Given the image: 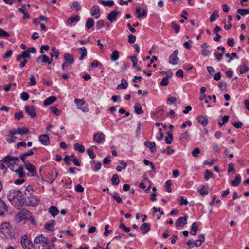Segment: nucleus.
<instances>
[{"label":"nucleus","mask_w":249,"mask_h":249,"mask_svg":"<svg viewBox=\"0 0 249 249\" xmlns=\"http://www.w3.org/2000/svg\"><path fill=\"white\" fill-rule=\"evenodd\" d=\"M201 195H207L209 193L208 188H206L204 186H203L199 191Z\"/></svg>","instance_id":"nucleus-56"},{"label":"nucleus","mask_w":249,"mask_h":249,"mask_svg":"<svg viewBox=\"0 0 249 249\" xmlns=\"http://www.w3.org/2000/svg\"><path fill=\"white\" fill-rule=\"evenodd\" d=\"M47 242L48 238L43 234L38 235L36 237L34 240V243L35 244H41L42 246L47 244Z\"/></svg>","instance_id":"nucleus-6"},{"label":"nucleus","mask_w":249,"mask_h":249,"mask_svg":"<svg viewBox=\"0 0 249 249\" xmlns=\"http://www.w3.org/2000/svg\"><path fill=\"white\" fill-rule=\"evenodd\" d=\"M98 1L100 3L105 6L111 7L114 4V2L113 0L104 1L103 0H98Z\"/></svg>","instance_id":"nucleus-32"},{"label":"nucleus","mask_w":249,"mask_h":249,"mask_svg":"<svg viewBox=\"0 0 249 249\" xmlns=\"http://www.w3.org/2000/svg\"><path fill=\"white\" fill-rule=\"evenodd\" d=\"M229 118V116H227V115L224 116L222 119V122H219L218 123V124L220 125V126L221 127L224 124H225L227 122H228Z\"/></svg>","instance_id":"nucleus-48"},{"label":"nucleus","mask_w":249,"mask_h":249,"mask_svg":"<svg viewBox=\"0 0 249 249\" xmlns=\"http://www.w3.org/2000/svg\"><path fill=\"white\" fill-rule=\"evenodd\" d=\"M128 85L127 81L124 79H122L121 83L117 86V89L121 90L125 89L127 87Z\"/></svg>","instance_id":"nucleus-27"},{"label":"nucleus","mask_w":249,"mask_h":249,"mask_svg":"<svg viewBox=\"0 0 249 249\" xmlns=\"http://www.w3.org/2000/svg\"><path fill=\"white\" fill-rule=\"evenodd\" d=\"M200 152V150L199 148H195L192 152V154L194 157L196 158L198 157V154Z\"/></svg>","instance_id":"nucleus-51"},{"label":"nucleus","mask_w":249,"mask_h":249,"mask_svg":"<svg viewBox=\"0 0 249 249\" xmlns=\"http://www.w3.org/2000/svg\"><path fill=\"white\" fill-rule=\"evenodd\" d=\"M8 211V207L2 200L0 199V215H4Z\"/></svg>","instance_id":"nucleus-14"},{"label":"nucleus","mask_w":249,"mask_h":249,"mask_svg":"<svg viewBox=\"0 0 249 249\" xmlns=\"http://www.w3.org/2000/svg\"><path fill=\"white\" fill-rule=\"evenodd\" d=\"M208 47V45L207 43H204L201 45V48H202L201 53L204 56H208L211 53V52L210 50L207 49Z\"/></svg>","instance_id":"nucleus-24"},{"label":"nucleus","mask_w":249,"mask_h":249,"mask_svg":"<svg viewBox=\"0 0 249 249\" xmlns=\"http://www.w3.org/2000/svg\"><path fill=\"white\" fill-rule=\"evenodd\" d=\"M249 70L248 66L245 63H243L240 66V71L241 73H245Z\"/></svg>","instance_id":"nucleus-41"},{"label":"nucleus","mask_w":249,"mask_h":249,"mask_svg":"<svg viewBox=\"0 0 249 249\" xmlns=\"http://www.w3.org/2000/svg\"><path fill=\"white\" fill-rule=\"evenodd\" d=\"M104 25V21L103 20H100L96 23V27L97 29H100Z\"/></svg>","instance_id":"nucleus-60"},{"label":"nucleus","mask_w":249,"mask_h":249,"mask_svg":"<svg viewBox=\"0 0 249 249\" xmlns=\"http://www.w3.org/2000/svg\"><path fill=\"white\" fill-rule=\"evenodd\" d=\"M171 27L175 30L176 33H178L180 31L179 25L176 24L175 22H173L171 23Z\"/></svg>","instance_id":"nucleus-43"},{"label":"nucleus","mask_w":249,"mask_h":249,"mask_svg":"<svg viewBox=\"0 0 249 249\" xmlns=\"http://www.w3.org/2000/svg\"><path fill=\"white\" fill-rule=\"evenodd\" d=\"M169 83L168 79L167 77H164L162 80L160 82V85L161 86H167Z\"/></svg>","instance_id":"nucleus-63"},{"label":"nucleus","mask_w":249,"mask_h":249,"mask_svg":"<svg viewBox=\"0 0 249 249\" xmlns=\"http://www.w3.org/2000/svg\"><path fill=\"white\" fill-rule=\"evenodd\" d=\"M134 111L137 114H142L143 112L140 104L138 103L135 104Z\"/></svg>","instance_id":"nucleus-29"},{"label":"nucleus","mask_w":249,"mask_h":249,"mask_svg":"<svg viewBox=\"0 0 249 249\" xmlns=\"http://www.w3.org/2000/svg\"><path fill=\"white\" fill-rule=\"evenodd\" d=\"M198 121L203 126H206L208 124V117L207 116L200 115L198 117Z\"/></svg>","instance_id":"nucleus-23"},{"label":"nucleus","mask_w":249,"mask_h":249,"mask_svg":"<svg viewBox=\"0 0 249 249\" xmlns=\"http://www.w3.org/2000/svg\"><path fill=\"white\" fill-rule=\"evenodd\" d=\"M16 196H15V194H14V193L13 192V190H10L9 194L8 195L9 200L10 201H11L13 199H14L15 198Z\"/></svg>","instance_id":"nucleus-59"},{"label":"nucleus","mask_w":249,"mask_h":249,"mask_svg":"<svg viewBox=\"0 0 249 249\" xmlns=\"http://www.w3.org/2000/svg\"><path fill=\"white\" fill-rule=\"evenodd\" d=\"M80 50L82 51V53L81 57L79 58V60H82L84 59V57L87 55V52L85 47H81L80 48Z\"/></svg>","instance_id":"nucleus-44"},{"label":"nucleus","mask_w":249,"mask_h":249,"mask_svg":"<svg viewBox=\"0 0 249 249\" xmlns=\"http://www.w3.org/2000/svg\"><path fill=\"white\" fill-rule=\"evenodd\" d=\"M166 133L168 135V137H166L165 139V141L166 144H170L171 143L172 141L173 140V135L172 133L170 132H167Z\"/></svg>","instance_id":"nucleus-40"},{"label":"nucleus","mask_w":249,"mask_h":249,"mask_svg":"<svg viewBox=\"0 0 249 249\" xmlns=\"http://www.w3.org/2000/svg\"><path fill=\"white\" fill-rule=\"evenodd\" d=\"M144 145L149 148L152 152H154L156 150V144L154 142L146 141L144 142Z\"/></svg>","instance_id":"nucleus-19"},{"label":"nucleus","mask_w":249,"mask_h":249,"mask_svg":"<svg viewBox=\"0 0 249 249\" xmlns=\"http://www.w3.org/2000/svg\"><path fill=\"white\" fill-rule=\"evenodd\" d=\"M190 137V134L189 132L185 131L179 135V140L182 142H185Z\"/></svg>","instance_id":"nucleus-21"},{"label":"nucleus","mask_w":249,"mask_h":249,"mask_svg":"<svg viewBox=\"0 0 249 249\" xmlns=\"http://www.w3.org/2000/svg\"><path fill=\"white\" fill-rule=\"evenodd\" d=\"M74 148L75 150L79 152L83 153L85 151V147L83 145H81L78 143L74 144Z\"/></svg>","instance_id":"nucleus-34"},{"label":"nucleus","mask_w":249,"mask_h":249,"mask_svg":"<svg viewBox=\"0 0 249 249\" xmlns=\"http://www.w3.org/2000/svg\"><path fill=\"white\" fill-rule=\"evenodd\" d=\"M29 130L27 128L21 127L18 128V134L23 135L27 134L29 132Z\"/></svg>","instance_id":"nucleus-39"},{"label":"nucleus","mask_w":249,"mask_h":249,"mask_svg":"<svg viewBox=\"0 0 249 249\" xmlns=\"http://www.w3.org/2000/svg\"><path fill=\"white\" fill-rule=\"evenodd\" d=\"M192 124L191 121L190 120H188L182 124V125L181 126V128L182 129H184L186 128L187 125H188L189 126H191L192 125Z\"/></svg>","instance_id":"nucleus-61"},{"label":"nucleus","mask_w":249,"mask_h":249,"mask_svg":"<svg viewBox=\"0 0 249 249\" xmlns=\"http://www.w3.org/2000/svg\"><path fill=\"white\" fill-rule=\"evenodd\" d=\"M111 182L113 185H117L120 182L119 177L117 174H114L111 178Z\"/></svg>","instance_id":"nucleus-36"},{"label":"nucleus","mask_w":249,"mask_h":249,"mask_svg":"<svg viewBox=\"0 0 249 249\" xmlns=\"http://www.w3.org/2000/svg\"><path fill=\"white\" fill-rule=\"evenodd\" d=\"M16 139V137L10 135L7 136L6 137V140L9 143H11L13 142H15Z\"/></svg>","instance_id":"nucleus-53"},{"label":"nucleus","mask_w":249,"mask_h":249,"mask_svg":"<svg viewBox=\"0 0 249 249\" xmlns=\"http://www.w3.org/2000/svg\"><path fill=\"white\" fill-rule=\"evenodd\" d=\"M171 185L172 181L170 180H167L165 183V189L169 193H170L172 191Z\"/></svg>","instance_id":"nucleus-45"},{"label":"nucleus","mask_w":249,"mask_h":249,"mask_svg":"<svg viewBox=\"0 0 249 249\" xmlns=\"http://www.w3.org/2000/svg\"><path fill=\"white\" fill-rule=\"evenodd\" d=\"M49 212L53 217H54L59 213V210L56 207L52 206L49 209Z\"/></svg>","instance_id":"nucleus-25"},{"label":"nucleus","mask_w":249,"mask_h":249,"mask_svg":"<svg viewBox=\"0 0 249 249\" xmlns=\"http://www.w3.org/2000/svg\"><path fill=\"white\" fill-rule=\"evenodd\" d=\"M87 152L91 159H94L95 157V154H94L93 150L91 149H87Z\"/></svg>","instance_id":"nucleus-54"},{"label":"nucleus","mask_w":249,"mask_h":249,"mask_svg":"<svg viewBox=\"0 0 249 249\" xmlns=\"http://www.w3.org/2000/svg\"><path fill=\"white\" fill-rule=\"evenodd\" d=\"M23 197L25 203L29 206H35L38 204V199L34 195V191L31 186L25 189Z\"/></svg>","instance_id":"nucleus-2"},{"label":"nucleus","mask_w":249,"mask_h":249,"mask_svg":"<svg viewBox=\"0 0 249 249\" xmlns=\"http://www.w3.org/2000/svg\"><path fill=\"white\" fill-rule=\"evenodd\" d=\"M50 109L51 112L52 113L55 114L56 116L60 115L61 113V111L60 110L58 109L56 107L54 106L51 107Z\"/></svg>","instance_id":"nucleus-37"},{"label":"nucleus","mask_w":249,"mask_h":249,"mask_svg":"<svg viewBox=\"0 0 249 249\" xmlns=\"http://www.w3.org/2000/svg\"><path fill=\"white\" fill-rule=\"evenodd\" d=\"M56 100V98L54 96H50L46 99L43 102L45 106H48L54 103Z\"/></svg>","instance_id":"nucleus-26"},{"label":"nucleus","mask_w":249,"mask_h":249,"mask_svg":"<svg viewBox=\"0 0 249 249\" xmlns=\"http://www.w3.org/2000/svg\"><path fill=\"white\" fill-rule=\"evenodd\" d=\"M34 151L33 150V149H30V150H29L28 151H27V152H24V153H23L21 156H20V159L21 160H22V161L23 162H29V161L28 160H26V158L28 156H31V155H32L34 154Z\"/></svg>","instance_id":"nucleus-18"},{"label":"nucleus","mask_w":249,"mask_h":249,"mask_svg":"<svg viewBox=\"0 0 249 249\" xmlns=\"http://www.w3.org/2000/svg\"><path fill=\"white\" fill-rule=\"evenodd\" d=\"M94 25V20L92 18H89L88 19L86 26V27L89 29H90Z\"/></svg>","instance_id":"nucleus-42"},{"label":"nucleus","mask_w":249,"mask_h":249,"mask_svg":"<svg viewBox=\"0 0 249 249\" xmlns=\"http://www.w3.org/2000/svg\"><path fill=\"white\" fill-rule=\"evenodd\" d=\"M20 243L24 249H32L33 247V244L31 241L28 238L27 235H24L21 236Z\"/></svg>","instance_id":"nucleus-4"},{"label":"nucleus","mask_w":249,"mask_h":249,"mask_svg":"<svg viewBox=\"0 0 249 249\" xmlns=\"http://www.w3.org/2000/svg\"><path fill=\"white\" fill-rule=\"evenodd\" d=\"M21 56L23 58H28L30 57V54L28 53L27 50L24 51L21 54Z\"/></svg>","instance_id":"nucleus-62"},{"label":"nucleus","mask_w":249,"mask_h":249,"mask_svg":"<svg viewBox=\"0 0 249 249\" xmlns=\"http://www.w3.org/2000/svg\"><path fill=\"white\" fill-rule=\"evenodd\" d=\"M16 196H15V194H14V193L13 192V190H10L9 194L8 195L9 200L10 201H11L13 199H14L15 198Z\"/></svg>","instance_id":"nucleus-58"},{"label":"nucleus","mask_w":249,"mask_h":249,"mask_svg":"<svg viewBox=\"0 0 249 249\" xmlns=\"http://www.w3.org/2000/svg\"><path fill=\"white\" fill-rule=\"evenodd\" d=\"M178 53V50H176L169 57V63L172 65H176L179 61V58L177 56Z\"/></svg>","instance_id":"nucleus-10"},{"label":"nucleus","mask_w":249,"mask_h":249,"mask_svg":"<svg viewBox=\"0 0 249 249\" xmlns=\"http://www.w3.org/2000/svg\"><path fill=\"white\" fill-rule=\"evenodd\" d=\"M187 218L188 216L186 215L179 217L175 223L176 227H183L187 223Z\"/></svg>","instance_id":"nucleus-12"},{"label":"nucleus","mask_w":249,"mask_h":249,"mask_svg":"<svg viewBox=\"0 0 249 249\" xmlns=\"http://www.w3.org/2000/svg\"><path fill=\"white\" fill-rule=\"evenodd\" d=\"M55 223V221L53 220L50 222H47L45 225V228L49 231H54V226Z\"/></svg>","instance_id":"nucleus-22"},{"label":"nucleus","mask_w":249,"mask_h":249,"mask_svg":"<svg viewBox=\"0 0 249 249\" xmlns=\"http://www.w3.org/2000/svg\"><path fill=\"white\" fill-rule=\"evenodd\" d=\"M238 13L241 15H245L248 14H249V9H238L237 10Z\"/></svg>","instance_id":"nucleus-50"},{"label":"nucleus","mask_w":249,"mask_h":249,"mask_svg":"<svg viewBox=\"0 0 249 249\" xmlns=\"http://www.w3.org/2000/svg\"><path fill=\"white\" fill-rule=\"evenodd\" d=\"M150 228L151 226L149 223H144L141 226L140 229L142 231V233L145 234L150 231Z\"/></svg>","instance_id":"nucleus-20"},{"label":"nucleus","mask_w":249,"mask_h":249,"mask_svg":"<svg viewBox=\"0 0 249 249\" xmlns=\"http://www.w3.org/2000/svg\"><path fill=\"white\" fill-rule=\"evenodd\" d=\"M213 177V174L209 170H207L205 172L204 178L206 180H208L211 177Z\"/></svg>","instance_id":"nucleus-49"},{"label":"nucleus","mask_w":249,"mask_h":249,"mask_svg":"<svg viewBox=\"0 0 249 249\" xmlns=\"http://www.w3.org/2000/svg\"><path fill=\"white\" fill-rule=\"evenodd\" d=\"M119 57V52L117 50H115L112 52L110 56V59L112 61H115L118 59Z\"/></svg>","instance_id":"nucleus-33"},{"label":"nucleus","mask_w":249,"mask_h":249,"mask_svg":"<svg viewBox=\"0 0 249 249\" xmlns=\"http://www.w3.org/2000/svg\"><path fill=\"white\" fill-rule=\"evenodd\" d=\"M39 141L44 145H48L50 144L49 136L46 134H43L39 136Z\"/></svg>","instance_id":"nucleus-13"},{"label":"nucleus","mask_w":249,"mask_h":249,"mask_svg":"<svg viewBox=\"0 0 249 249\" xmlns=\"http://www.w3.org/2000/svg\"><path fill=\"white\" fill-rule=\"evenodd\" d=\"M10 35L9 34L4 30L3 29L0 28V37H9Z\"/></svg>","instance_id":"nucleus-47"},{"label":"nucleus","mask_w":249,"mask_h":249,"mask_svg":"<svg viewBox=\"0 0 249 249\" xmlns=\"http://www.w3.org/2000/svg\"><path fill=\"white\" fill-rule=\"evenodd\" d=\"M21 99L23 101H27L29 99V95L26 92H23L21 94Z\"/></svg>","instance_id":"nucleus-52"},{"label":"nucleus","mask_w":249,"mask_h":249,"mask_svg":"<svg viewBox=\"0 0 249 249\" xmlns=\"http://www.w3.org/2000/svg\"><path fill=\"white\" fill-rule=\"evenodd\" d=\"M198 229V225L197 222H194L192 225L190 233L192 235H196L197 233Z\"/></svg>","instance_id":"nucleus-28"},{"label":"nucleus","mask_w":249,"mask_h":249,"mask_svg":"<svg viewBox=\"0 0 249 249\" xmlns=\"http://www.w3.org/2000/svg\"><path fill=\"white\" fill-rule=\"evenodd\" d=\"M118 14V12L115 10L112 11L107 15V18L110 22L113 23L116 21Z\"/></svg>","instance_id":"nucleus-9"},{"label":"nucleus","mask_w":249,"mask_h":249,"mask_svg":"<svg viewBox=\"0 0 249 249\" xmlns=\"http://www.w3.org/2000/svg\"><path fill=\"white\" fill-rule=\"evenodd\" d=\"M74 103L76 104L78 109L81 110L84 112L89 111V108L87 105L85 104L83 99H75Z\"/></svg>","instance_id":"nucleus-5"},{"label":"nucleus","mask_w":249,"mask_h":249,"mask_svg":"<svg viewBox=\"0 0 249 249\" xmlns=\"http://www.w3.org/2000/svg\"><path fill=\"white\" fill-rule=\"evenodd\" d=\"M80 20V17L78 15H76L75 17H72L70 18L67 21L68 24L70 25H71V24L74 22H77Z\"/></svg>","instance_id":"nucleus-30"},{"label":"nucleus","mask_w":249,"mask_h":249,"mask_svg":"<svg viewBox=\"0 0 249 249\" xmlns=\"http://www.w3.org/2000/svg\"><path fill=\"white\" fill-rule=\"evenodd\" d=\"M141 11V9L140 8H138L136 9V13L138 14L137 18H140L146 16V11L145 9H143L142 13Z\"/></svg>","instance_id":"nucleus-35"},{"label":"nucleus","mask_w":249,"mask_h":249,"mask_svg":"<svg viewBox=\"0 0 249 249\" xmlns=\"http://www.w3.org/2000/svg\"><path fill=\"white\" fill-rule=\"evenodd\" d=\"M100 9L98 6H94L91 8V14L92 16H94L96 19H98L100 16L99 13Z\"/></svg>","instance_id":"nucleus-15"},{"label":"nucleus","mask_w":249,"mask_h":249,"mask_svg":"<svg viewBox=\"0 0 249 249\" xmlns=\"http://www.w3.org/2000/svg\"><path fill=\"white\" fill-rule=\"evenodd\" d=\"M112 197L118 203H121L122 202V198L117 196V193H115L112 195Z\"/></svg>","instance_id":"nucleus-57"},{"label":"nucleus","mask_w":249,"mask_h":249,"mask_svg":"<svg viewBox=\"0 0 249 249\" xmlns=\"http://www.w3.org/2000/svg\"><path fill=\"white\" fill-rule=\"evenodd\" d=\"M24 165L25 168L30 172L32 176H35L36 175V168L29 161L24 162Z\"/></svg>","instance_id":"nucleus-8"},{"label":"nucleus","mask_w":249,"mask_h":249,"mask_svg":"<svg viewBox=\"0 0 249 249\" xmlns=\"http://www.w3.org/2000/svg\"><path fill=\"white\" fill-rule=\"evenodd\" d=\"M91 67L93 68L99 67L100 68H102L103 65L97 60H94L91 63Z\"/></svg>","instance_id":"nucleus-46"},{"label":"nucleus","mask_w":249,"mask_h":249,"mask_svg":"<svg viewBox=\"0 0 249 249\" xmlns=\"http://www.w3.org/2000/svg\"><path fill=\"white\" fill-rule=\"evenodd\" d=\"M105 139V135L100 132H98L95 133L93 135L94 141L98 144H101L103 143Z\"/></svg>","instance_id":"nucleus-7"},{"label":"nucleus","mask_w":249,"mask_h":249,"mask_svg":"<svg viewBox=\"0 0 249 249\" xmlns=\"http://www.w3.org/2000/svg\"><path fill=\"white\" fill-rule=\"evenodd\" d=\"M0 231L7 239H11L15 235L14 230L8 222H3L0 225Z\"/></svg>","instance_id":"nucleus-3"},{"label":"nucleus","mask_w":249,"mask_h":249,"mask_svg":"<svg viewBox=\"0 0 249 249\" xmlns=\"http://www.w3.org/2000/svg\"><path fill=\"white\" fill-rule=\"evenodd\" d=\"M4 162L20 178L25 176L23 167L19 165L20 160L18 157L7 156L3 158Z\"/></svg>","instance_id":"nucleus-1"},{"label":"nucleus","mask_w":249,"mask_h":249,"mask_svg":"<svg viewBox=\"0 0 249 249\" xmlns=\"http://www.w3.org/2000/svg\"><path fill=\"white\" fill-rule=\"evenodd\" d=\"M64 61L68 64H73L74 61L73 56L72 55L70 54L69 53H66L64 54Z\"/></svg>","instance_id":"nucleus-17"},{"label":"nucleus","mask_w":249,"mask_h":249,"mask_svg":"<svg viewBox=\"0 0 249 249\" xmlns=\"http://www.w3.org/2000/svg\"><path fill=\"white\" fill-rule=\"evenodd\" d=\"M218 17L219 15L218 13V11L217 10H215L211 15L210 18V21L211 22H213L214 21H215L216 19L217 18H218Z\"/></svg>","instance_id":"nucleus-38"},{"label":"nucleus","mask_w":249,"mask_h":249,"mask_svg":"<svg viewBox=\"0 0 249 249\" xmlns=\"http://www.w3.org/2000/svg\"><path fill=\"white\" fill-rule=\"evenodd\" d=\"M39 59H41V62L47 63L49 64H51L53 60L52 58L51 59H49V58L46 55H42L37 58L36 62L38 63H40Z\"/></svg>","instance_id":"nucleus-16"},{"label":"nucleus","mask_w":249,"mask_h":249,"mask_svg":"<svg viewBox=\"0 0 249 249\" xmlns=\"http://www.w3.org/2000/svg\"><path fill=\"white\" fill-rule=\"evenodd\" d=\"M26 112L32 118H34L36 116V114L35 112V109L33 106H26L25 107Z\"/></svg>","instance_id":"nucleus-11"},{"label":"nucleus","mask_w":249,"mask_h":249,"mask_svg":"<svg viewBox=\"0 0 249 249\" xmlns=\"http://www.w3.org/2000/svg\"><path fill=\"white\" fill-rule=\"evenodd\" d=\"M241 180V177L240 175H237L235 177V178L234 180L232 181L231 184L233 186H238L240 183Z\"/></svg>","instance_id":"nucleus-31"},{"label":"nucleus","mask_w":249,"mask_h":249,"mask_svg":"<svg viewBox=\"0 0 249 249\" xmlns=\"http://www.w3.org/2000/svg\"><path fill=\"white\" fill-rule=\"evenodd\" d=\"M193 41L191 40H189L188 42H185L183 44L184 47L188 50H190L191 46L190 44H192Z\"/></svg>","instance_id":"nucleus-64"},{"label":"nucleus","mask_w":249,"mask_h":249,"mask_svg":"<svg viewBox=\"0 0 249 249\" xmlns=\"http://www.w3.org/2000/svg\"><path fill=\"white\" fill-rule=\"evenodd\" d=\"M136 40V37L132 34H129L128 35V41L130 43H133Z\"/></svg>","instance_id":"nucleus-55"}]
</instances>
